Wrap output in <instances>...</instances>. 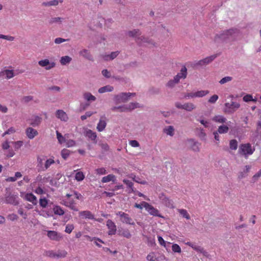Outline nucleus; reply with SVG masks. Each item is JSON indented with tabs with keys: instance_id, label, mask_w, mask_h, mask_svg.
I'll return each mask as SVG.
<instances>
[{
	"instance_id": "f257e3e1",
	"label": "nucleus",
	"mask_w": 261,
	"mask_h": 261,
	"mask_svg": "<svg viewBox=\"0 0 261 261\" xmlns=\"http://www.w3.org/2000/svg\"><path fill=\"white\" fill-rule=\"evenodd\" d=\"M238 32L237 29L231 28L221 31L219 34H217L215 37L220 39L223 41L227 42L229 40L234 39L238 34Z\"/></svg>"
},
{
	"instance_id": "f03ea898",
	"label": "nucleus",
	"mask_w": 261,
	"mask_h": 261,
	"mask_svg": "<svg viewBox=\"0 0 261 261\" xmlns=\"http://www.w3.org/2000/svg\"><path fill=\"white\" fill-rule=\"evenodd\" d=\"M255 151V148L249 143H242L239 146L238 153L245 159H247L249 155H252Z\"/></svg>"
},
{
	"instance_id": "7ed1b4c3",
	"label": "nucleus",
	"mask_w": 261,
	"mask_h": 261,
	"mask_svg": "<svg viewBox=\"0 0 261 261\" xmlns=\"http://www.w3.org/2000/svg\"><path fill=\"white\" fill-rule=\"evenodd\" d=\"M140 105L138 102H132L123 106L114 107L112 108L113 111H118L120 112L131 111L136 108H140Z\"/></svg>"
},
{
	"instance_id": "20e7f679",
	"label": "nucleus",
	"mask_w": 261,
	"mask_h": 261,
	"mask_svg": "<svg viewBox=\"0 0 261 261\" xmlns=\"http://www.w3.org/2000/svg\"><path fill=\"white\" fill-rule=\"evenodd\" d=\"M72 196V194H66L61 203L74 211H77L78 208L76 205V203L74 200L71 198Z\"/></svg>"
},
{
	"instance_id": "39448f33",
	"label": "nucleus",
	"mask_w": 261,
	"mask_h": 261,
	"mask_svg": "<svg viewBox=\"0 0 261 261\" xmlns=\"http://www.w3.org/2000/svg\"><path fill=\"white\" fill-rule=\"evenodd\" d=\"M68 253L65 250H58L57 251L48 250L45 252L46 256L56 258H61L66 257Z\"/></svg>"
},
{
	"instance_id": "423d86ee",
	"label": "nucleus",
	"mask_w": 261,
	"mask_h": 261,
	"mask_svg": "<svg viewBox=\"0 0 261 261\" xmlns=\"http://www.w3.org/2000/svg\"><path fill=\"white\" fill-rule=\"evenodd\" d=\"M240 105L237 102H231V103L226 102L225 103L224 108V112L227 114H232L234 113L239 108Z\"/></svg>"
},
{
	"instance_id": "0eeeda50",
	"label": "nucleus",
	"mask_w": 261,
	"mask_h": 261,
	"mask_svg": "<svg viewBox=\"0 0 261 261\" xmlns=\"http://www.w3.org/2000/svg\"><path fill=\"white\" fill-rule=\"evenodd\" d=\"M116 215L119 217L120 220L122 223L135 225V223L134 221L128 214L120 211L117 212Z\"/></svg>"
},
{
	"instance_id": "6e6552de",
	"label": "nucleus",
	"mask_w": 261,
	"mask_h": 261,
	"mask_svg": "<svg viewBox=\"0 0 261 261\" xmlns=\"http://www.w3.org/2000/svg\"><path fill=\"white\" fill-rule=\"evenodd\" d=\"M136 95L135 93H121L115 96V101L117 102H125L129 99L131 96Z\"/></svg>"
},
{
	"instance_id": "1a4fd4ad",
	"label": "nucleus",
	"mask_w": 261,
	"mask_h": 261,
	"mask_svg": "<svg viewBox=\"0 0 261 261\" xmlns=\"http://www.w3.org/2000/svg\"><path fill=\"white\" fill-rule=\"evenodd\" d=\"M21 197L31 203L33 205H36L38 203L37 197L32 193H21Z\"/></svg>"
},
{
	"instance_id": "9d476101",
	"label": "nucleus",
	"mask_w": 261,
	"mask_h": 261,
	"mask_svg": "<svg viewBox=\"0 0 261 261\" xmlns=\"http://www.w3.org/2000/svg\"><path fill=\"white\" fill-rule=\"evenodd\" d=\"M143 204L144 205V207L145 208L146 210L150 215L153 216H158L160 218L162 217V216L160 214L159 211L151 204L145 201H143Z\"/></svg>"
},
{
	"instance_id": "9b49d317",
	"label": "nucleus",
	"mask_w": 261,
	"mask_h": 261,
	"mask_svg": "<svg viewBox=\"0 0 261 261\" xmlns=\"http://www.w3.org/2000/svg\"><path fill=\"white\" fill-rule=\"evenodd\" d=\"M187 75V69L185 66H183L180 70V72L178 73L174 77L172 80L169 81V82H179L180 80L186 79Z\"/></svg>"
},
{
	"instance_id": "f8f14e48",
	"label": "nucleus",
	"mask_w": 261,
	"mask_h": 261,
	"mask_svg": "<svg viewBox=\"0 0 261 261\" xmlns=\"http://www.w3.org/2000/svg\"><path fill=\"white\" fill-rule=\"evenodd\" d=\"M208 93L209 91L208 90H200L195 92L188 93L185 95V97H202L208 94Z\"/></svg>"
},
{
	"instance_id": "ddd939ff",
	"label": "nucleus",
	"mask_w": 261,
	"mask_h": 261,
	"mask_svg": "<svg viewBox=\"0 0 261 261\" xmlns=\"http://www.w3.org/2000/svg\"><path fill=\"white\" fill-rule=\"evenodd\" d=\"M18 74L17 70L6 69L0 72V76L10 79Z\"/></svg>"
},
{
	"instance_id": "4468645a",
	"label": "nucleus",
	"mask_w": 261,
	"mask_h": 261,
	"mask_svg": "<svg viewBox=\"0 0 261 261\" xmlns=\"http://www.w3.org/2000/svg\"><path fill=\"white\" fill-rule=\"evenodd\" d=\"M38 64L41 67H45L46 70H50L56 66V63L55 62H53L50 63L48 59L39 61L38 62Z\"/></svg>"
},
{
	"instance_id": "2eb2a0df",
	"label": "nucleus",
	"mask_w": 261,
	"mask_h": 261,
	"mask_svg": "<svg viewBox=\"0 0 261 261\" xmlns=\"http://www.w3.org/2000/svg\"><path fill=\"white\" fill-rule=\"evenodd\" d=\"M47 237L51 240L59 241L63 239L62 235L54 230H49L47 231Z\"/></svg>"
},
{
	"instance_id": "dca6fc26",
	"label": "nucleus",
	"mask_w": 261,
	"mask_h": 261,
	"mask_svg": "<svg viewBox=\"0 0 261 261\" xmlns=\"http://www.w3.org/2000/svg\"><path fill=\"white\" fill-rule=\"evenodd\" d=\"M162 202L168 207L173 208V202L172 200L166 197L165 194H161L159 196Z\"/></svg>"
},
{
	"instance_id": "f3484780",
	"label": "nucleus",
	"mask_w": 261,
	"mask_h": 261,
	"mask_svg": "<svg viewBox=\"0 0 261 261\" xmlns=\"http://www.w3.org/2000/svg\"><path fill=\"white\" fill-rule=\"evenodd\" d=\"M107 226L109 229V231L108 232L109 235H113L116 233V225L111 220L109 219L107 220Z\"/></svg>"
},
{
	"instance_id": "a211bd4d",
	"label": "nucleus",
	"mask_w": 261,
	"mask_h": 261,
	"mask_svg": "<svg viewBox=\"0 0 261 261\" xmlns=\"http://www.w3.org/2000/svg\"><path fill=\"white\" fill-rule=\"evenodd\" d=\"M25 134L28 138L33 139L38 135V133L36 129L29 127L25 130Z\"/></svg>"
},
{
	"instance_id": "6ab92c4d",
	"label": "nucleus",
	"mask_w": 261,
	"mask_h": 261,
	"mask_svg": "<svg viewBox=\"0 0 261 261\" xmlns=\"http://www.w3.org/2000/svg\"><path fill=\"white\" fill-rule=\"evenodd\" d=\"M107 125L106 117L105 116H101L97 124L96 128L98 132H102L105 129Z\"/></svg>"
},
{
	"instance_id": "aec40b11",
	"label": "nucleus",
	"mask_w": 261,
	"mask_h": 261,
	"mask_svg": "<svg viewBox=\"0 0 261 261\" xmlns=\"http://www.w3.org/2000/svg\"><path fill=\"white\" fill-rule=\"evenodd\" d=\"M56 117L61 121L66 122L68 120L67 114L62 110H58L56 112Z\"/></svg>"
},
{
	"instance_id": "412c9836",
	"label": "nucleus",
	"mask_w": 261,
	"mask_h": 261,
	"mask_svg": "<svg viewBox=\"0 0 261 261\" xmlns=\"http://www.w3.org/2000/svg\"><path fill=\"white\" fill-rule=\"evenodd\" d=\"M17 196L15 195L10 194L6 198V202L7 203L12 204L15 205H18L19 202L17 200Z\"/></svg>"
},
{
	"instance_id": "4be33fe9",
	"label": "nucleus",
	"mask_w": 261,
	"mask_h": 261,
	"mask_svg": "<svg viewBox=\"0 0 261 261\" xmlns=\"http://www.w3.org/2000/svg\"><path fill=\"white\" fill-rule=\"evenodd\" d=\"M79 216L80 217H82L84 218L85 219H94V216L92 214V213L90 211H81L79 213Z\"/></svg>"
},
{
	"instance_id": "5701e85b",
	"label": "nucleus",
	"mask_w": 261,
	"mask_h": 261,
	"mask_svg": "<svg viewBox=\"0 0 261 261\" xmlns=\"http://www.w3.org/2000/svg\"><path fill=\"white\" fill-rule=\"evenodd\" d=\"M79 54L81 56H83L85 59L89 61H93L92 56L90 54V52L87 49H84L81 50Z\"/></svg>"
},
{
	"instance_id": "b1692460",
	"label": "nucleus",
	"mask_w": 261,
	"mask_h": 261,
	"mask_svg": "<svg viewBox=\"0 0 261 261\" xmlns=\"http://www.w3.org/2000/svg\"><path fill=\"white\" fill-rule=\"evenodd\" d=\"M127 35L130 37L136 39L139 36L141 35V32L139 29H134L127 32Z\"/></svg>"
},
{
	"instance_id": "393cba45",
	"label": "nucleus",
	"mask_w": 261,
	"mask_h": 261,
	"mask_svg": "<svg viewBox=\"0 0 261 261\" xmlns=\"http://www.w3.org/2000/svg\"><path fill=\"white\" fill-rule=\"evenodd\" d=\"M85 136L88 137L89 139H90L91 140L93 141L96 142V139L97 138V135L96 133L93 132L91 129H87L85 132Z\"/></svg>"
},
{
	"instance_id": "a878e982",
	"label": "nucleus",
	"mask_w": 261,
	"mask_h": 261,
	"mask_svg": "<svg viewBox=\"0 0 261 261\" xmlns=\"http://www.w3.org/2000/svg\"><path fill=\"white\" fill-rule=\"evenodd\" d=\"M119 51H116L112 52L110 55H107L103 56V58L105 60L108 61V60H112L114 59L115 58L117 57V56L119 55Z\"/></svg>"
},
{
	"instance_id": "bb28decb",
	"label": "nucleus",
	"mask_w": 261,
	"mask_h": 261,
	"mask_svg": "<svg viewBox=\"0 0 261 261\" xmlns=\"http://www.w3.org/2000/svg\"><path fill=\"white\" fill-rule=\"evenodd\" d=\"M118 234L127 239H129L132 237L129 231L127 229H122L121 230L119 229L118 231Z\"/></svg>"
},
{
	"instance_id": "cd10ccee",
	"label": "nucleus",
	"mask_w": 261,
	"mask_h": 261,
	"mask_svg": "<svg viewBox=\"0 0 261 261\" xmlns=\"http://www.w3.org/2000/svg\"><path fill=\"white\" fill-rule=\"evenodd\" d=\"M116 179V177L113 174H109L107 176H104L102 178L101 182L103 183L108 182L112 181H114Z\"/></svg>"
},
{
	"instance_id": "c85d7f7f",
	"label": "nucleus",
	"mask_w": 261,
	"mask_h": 261,
	"mask_svg": "<svg viewBox=\"0 0 261 261\" xmlns=\"http://www.w3.org/2000/svg\"><path fill=\"white\" fill-rule=\"evenodd\" d=\"M53 212L55 215L59 216H62L65 213L64 211L59 205H56L53 207Z\"/></svg>"
},
{
	"instance_id": "c756f323",
	"label": "nucleus",
	"mask_w": 261,
	"mask_h": 261,
	"mask_svg": "<svg viewBox=\"0 0 261 261\" xmlns=\"http://www.w3.org/2000/svg\"><path fill=\"white\" fill-rule=\"evenodd\" d=\"M123 182L129 188V190L128 191L129 193L135 192L133 187L134 184L131 181L124 179Z\"/></svg>"
},
{
	"instance_id": "7c9ffc66",
	"label": "nucleus",
	"mask_w": 261,
	"mask_h": 261,
	"mask_svg": "<svg viewBox=\"0 0 261 261\" xmlns=\"http://www.w3.org/2000/svg\"><path fill=\"white\" fill-rule=\"evenodd\" d=\"M114 88L110 85H107L99 89L98 92L100 93H103L107 92H111L113 90Z\"/></svg>"
},
{
	"instance_id": "2f4dec72",
	"label": "nucleus",
	"mask_w": 261,
	"mask_h": 261,
	"mask_svg": "<svg viewBox=\"0 0 261 261\" xmlns=\"http://www.w3.org/2000/svg\"><path fill=\"white\" fill-rule=\"evenodd\" d=\"M72 60V58L68 56H65L62 57L60 59V63L63 65H65L67 64H69L71 61Z\"/></svg>"
},
{
	"instance_id": "473e14b6",
	"label": "nucleus",
	"mask_w": 261,
	"mask_h": 261,
	"mask_svg": "<svg viewBox=\"0 0 261 261\" xmlns=\"http://www.w3.org/2000/svg\"><path fill=\"white\" fill-rule=\"evenodd\" d=\"M251 169V166L249 165H247L245 166V168L244 169L243 172H241L239 177L240 178H243L245 177L247 175V173L249 172L250 169Z\"/></svg>"
},
{
	"instance_id": "72a5a7b5",
	"label": "nucleus",
	"mask_w": 261,
	"mask_h": 261,
	"mask_svg": "<svg viewBox=\"0 0 261 261\" xmlns=\"http://www.w3.org/2000/svg\"><path fill=\"white\" fill-rule=\"evenodd\" d=\"M64 19L63 18H62V17H53V18H51L49 20H48V23L50 24H53L54 23H62V20Z\"/></svg>"
},
{
	"instance_id": "f704fd0d",
	"label": "nucleus",
	"mask_w": 261,
	"mask_h": 261,
	"mask_svg": "<svg viewBox=\"0 0 261 261\" xmlns=\"http://www.w3.org/2000/svg\"><path fill=\"white\" fill-rule=\"evenodd\" d=\"M55 163V161L53 159H47L45 162V164L44 165V167L42 169V171H45L47 170L51 165L54 164Z\"/></svg>"
},
{
	"instance_id": "c9c22d12",
	"label": "nucleus",
	"mask_w": 261,
	"mask_h": 261,
	"mask_svg": "<svg viewBox=\"0 0 261 261\" xmlns=\"http://www.w3.org/2000/svg\"><path fill=\"white\" fill-rule=\"evenodd\" d=\"M195 109V106L193 103L187 102L184 104V109L188 111H191Z\"/></svg>"
},
{
	"instance_id": "e433bc0d",
	"label": "nucleus",
	"mask_w": 261,
	"mask_h": 261,
	"mask_svg": "<svg viewBox=\"0 0 261 261\" xmlns=\"http://www.w3.org/2000/svg\"><path fill=\"white\" fill-rule=\"evenodd\" d=\"M44 159L40 156H38L37 158V167L39 168V170L42 171V169L44 167L43 161Z\"/></svg>"
},
{
	"instance_id": "4c0bfd02",
	"label": "nucleus",
	"mask_w": 261,
	"mask_h": 261,
	"mask_svg": "<svg viewBox=\"0 0 261 261\" xmlns=\"http://www.w3.org/2000/svg\"><path fill=\"white\" fill-rule=\"evenodd\" d=\"M213 120L215 122L222 123H225L226 121V119L224 116L220 115L215 116Z\"/></svg>"
},
{
	"instance_id": "58836bf2",
	"label": "nucleus",
	"mask_w": 261,
	"mask_h": 261,
	"mask_svg": "<svg viewBox=\"0 0 261 261\" xmlns=\"http://www.w3.org/2000/svg\"><path fill=\"white\" fill-rule=\"evenodd\" d=\"M48 203V200L45 197L39 199V204L42 208H46Z\"/></svg>"
},
{
	"instance_id": "ea45409f",
	"label": "nucleus",
	"mask_w": 261,
	"mask_h": 261,
	"mask_svg": "<svg viewBox=\"0 0 261 261\" xmlns=\"http://www.w3.org/2000/svg\"><path fill=\"white\" fill-rule=\"evenodd\" d=\"M177 211L184 218H186L187 220L190 219V215L188 214L186 210L178 209Z\"/></svg>"
},
{
	"instance_id": "a19ab883",
	"label": "nucleus",
	"mask_w": 261,
	"mask_h": 261,
	"mask_svg": "<svg viewBox=\"0 0 261 261\" xmlns=\"http://www.w3.org/2000/svg\"><path fill=\"white\" fill-rule=\"evenodd\" d=\"M217 57L216 55H214L209 57H207L204 59H203L204 65L208 64L211 63Z\"/></svg>"
},
{
	"instance_id": "79ce46f5",
	"label": "nucleus",
	"mask_w": 261,
	"mask_h": 261,
	"mask_svg": "<svg viewBox=\"0 0 261 261\" xmlns=\"http://www.w3.org/2000/svg\"><path fill=\"white\" fill-rule=\"evenodd\" d=\"M84 98L87 101H95L96 100V97L92 95L90 93L87 92L84 94Z\"/></svg>"
},
{
	"instance_id": "37998d69",
	"label": "nucleus",
	"mask_w": 261,
	"mask_h": 261,
	"mask_svg": "<svg viewBox=\"0 0 261 261\" xmlns=\"http://www.w3.org/2000/svg\"><path fill=\"white\" fill-rule=\"evenodd\" d=\"M229 147L231 150H236L238 148V141L236 139L229 141Z\"/></svg>"
},
{
	"instance_id": "c03bdc74",
	"label": "nucleus",
	"mask_w": 261,
	"mask_h": 261,
	"mask_svg": "<svg viewBox=\"0 0 261 261\" xmlns=\"http://www.w3.org/2000/svg\"><path fill=\"white\" fill-rule=\"evenodd\" d=\"M57 134V138L58 140L59 143L60 144H62L64 143H65L66 140L65 138L62 135L61 133H60L58 131H56Z\"/></svg>"
},
{
	"instance_id": "a18cd8bd",
	"label": "nucleus",
	"mask_w": 261,
	"mask_h": 261,
	"mask_svg": "<svg viewBox=\"0 0 261 261\" xmlns=\"http://www.w3.org/2000/svg\"><path fill=\"white\" fill-rule=\"evenodd\" d=\"M229 128L226 125H221L218 129V132L220 134H225L228 132Z\"/></svg>"
},
{
	"instance_id": "49530a36",
	"label": "nucleus",
	"mask_w": 261,
	"mask_h": 261,
	"mask_svg": "<svg viewBox=\"0 0 261 261\" xmlns=\"http://www.w3.org/2000/svg\"><path fill=\"white\" fill-rule=\"evenodd\" d=\"M84 178L85 175L84 173L81 171H79L75 174V179L78 181L83 180Z\"/></svg>"
},
{
	"instance_id": "de8ad7c7",
	"label": "nucleus",
	"mask_w": 261,
	"mask_h": 261,
	"mask_svg": "<svg viewBox=\"0 0 261 261\" xmlns=\"http://www.w3.org/2000/svg\"><path fill=\"white\" fill-rule=\"evenodd\" d=\"M41 121V118L38 116H36L35 117L34 120L31 123V125L33 126L38 125Z\"/></svg>"
},
{
	"instance_id": "09e8293b",
	"label": "nucleus",
	"mask_w": 261,
	"mask_h": 261,
	"mask_svg": "<svg viewBox=\"0 0 261 261\" xmlns=\"http://www.w3.org/2000/svg\"><path fill=\"white\" fill-rule=\"evenodd\" d=\"M243 99L245 102H249V101L256 102V100L255 99H253L252 95H250V94H247V95H245L243 97Z\"/></svg>"
},
{
	"instance_id": "8fccbe9b",
	"label": "nucleus",
	"mask_w": 261,
	"mask_h": 261,
	"mask_svg": "<svg viewBox=\"0 0 261 261\" xmlns=\"http://www.w3.org/2000/svg\"><path fill=\"white\" fill-rule=\"evenodd\" d=\"M70 154V151L67 149H63L61 151V155L62 157L66 160Z\"/></svg>"
},
{
	"instance_id": "3c124183",
	"label": "nucleus",
	"mask_w": 261,
	"mask_h": 261,
	"mask_svg": "<svg viewBox=\"0 0 261 261\" xmlns=\"http://www.w3.org/2000/svg\"><path fill=\"white\" fill-rule=\"evenodd\" d=\"M74 226L72 224H68L66 226L65 231L66 233H70L74 229Z\"/></svg>"
},
{
	"instance_id": "603ef678",
	"label": "nucleus",
	"mask_w": 261,
	"mask_h": 261,
	"mask_svg": "<svg viewBox=\"0 0 261 261\" xmlns=\"http://www.w3.org/2000/svg\"><path fill=\"white\" fill-rule=\"evenodd\" d=\"M165 132L167 135L172 136L173 135L174 128L172 126H168L165 129Z\"/></svg>"
},
{
	"instance_id": "864d4df0",
	"label": "nucleus",
	"mask_w": 261,
	"mask_h": 261,
	"mask_svg": "<svg viewBox=\"0 0 261 261\" xmlns=\"http://www.w3.org/2000/svg\"><path fill=\"white\" fill-rule=\"evenodd\" d=\"M172 250L174 252L180 253L181 250L180 246L176 244H173L172 246Z\"/></svg>"
},
{
	"instance_id": "5fc2aeb1",
	"label": "nucleus",
	"mask_w": 261,
	"mask_h": 261,
	"mask_svg": "<svg viewBox=\"0 0 261 261\" xmlns=\"http://www.w3.org/2000/svg\"><path fill=\"white\" fill-rule=\"evenodd\" d=\"M95 171L98 175H104L107 173V171L103 167L97 168L96 169Z\"/></svg>"
},
{
	"instance_id": "6e6d98bb",
	"label": "nucleus",
	"mask_w": 261,
	"mask_h": 261,
	"mask_svg": "<svg viewBox=\"0 0 261 261\" xmlns=\"http://www.w3.org/2000/svg\"><path fill=\"white\" fill-rule=\"evenodd\" d=\"M66 146L67 147H71L74 146L76 144L75 142L73 140L69 139L65 142Z\"/></svg>"
},
{
	"instance_id": "4d7b16f0",
	"label": "nucleus",
	"mask_w": 261,
	"mask_h": 261,
	"mask_svg": "<svg viewBox=\"0 0 261 261\" xmlns=\"http://www.w3.org/2000/svg\"><path fill=\"white\" fill-rule=\"evenodd\" d=\"M192 248L197 251V252H200V253H206L205 251H204L203 249L202 248H201V247L199 246H197V245H196L195 244H193V246H192Z\"/></svg>"
},
{
	"instance_id": "13d9d810",
	"label": "nucleus",
	"mask_w": 261,
	"mask_h": 261,
	"mask_svg": "<svg viewBox=\"0 0 261 261\" xmlns=\"http://www.w3.org/2000/svg\"><path fill=\"white\" fill-rule=\"evenodd\" d=\"M144 37L145 36H139L136 39H135V41L138 45L142 46L143 45V38H144Z\"/></svg>"
},
{
	"instance_id": "bf43d9fd",
	"label": "nucleus",
	"mask_w": 261,
	"mask_h": 261,
	"mask_svg": "<svg viewBox=\"0 0 261 261\" xmlns=\"http://www.w3.org/2000/svg\"><path fill=\"white\" fill-rule=\"evenodd\" d=\"M143 43H146L152 46H155V43L153 41L152 39H150L148 38L145 37H144V38H143Z\"/></svg>"
},
{
	"instance_id": "052dcab7",
	"label": "nucleus",
	"mask_w": 261,
	"mask_h": 261,
	"mask_svg": "<svg viewBox=\"0 0 261 261\" xmlns=\"http://www.w3.org/2000/svg\"><path fill=\"white\" fill-rule=\"evenodd\" d=\"M94 113L88 111L86 112L85 114L84 115L81 116V118L82 120H84L86 119L87 118L90 117L92 114H93Z\"/></svg>"
},
{
	"instance_id": "680f3d73",
	"label": "nucleus",
	"mask_w": 261,
	"mask_h": 261,
	"mask_svg": "<svg viewBox=\"0 0 261 261\" xmlns=\"http://www.w3.org/2000/svg\"><path fill=\"white\" fill-rule=\"evenodd\" d=\"M218 99V96L217 95H213L212 96L208 99V101L210 103H215Z\"/></svg>"
},
{
	"instance_id": "e2e57ef3",
	"label": "nucleus",
	"mask_w": 261,
	"mask_h": 261,
	"mask_svg": "<svg viewBox=\"0 0 261 261\" xmlns=\"http://www.w3.org/2000/svg\"><path fill=\"white\" fill-rule=\"evenodd\" d=\"M85 237L89 241L92 242L93 241V240H97L98 241H99V242H101V243H104V242L101 240H100V239L99 238H91L89 236H88V235H86L85 236Z\"/></svg>"
},
{
	"instance_id": "0e129e2a",
	"label": "nucleus",
	"mask_w": 261,
	"mask_h": 261,
	"mask_svg": "<svg viewBox=\"0 0 261 261\" xmlns=\"http://www.w3.org/2000/svg\"><path fill=\"white\" fill-rule=\"evenodd\" d=\"M23 143V142L22 141H16V142H15L14 143L15 148L16 149H19V148H20L22 146Z\"/></svg>"
},
{
	"instance_id": "69168bd1",
	"label": "nucleus",
	"mask_w": 261,
	"mask_h": 261,
	"mask_svg": "<svg viewBox=\"0 0 261 261\" xmlns=\"http://www.w3.org/2000/svg\"><path fill=\"white\" fill-rule=\"evenodd\" d=\"M15 132V129L13 127L9 128L7 131H6L3 135V136H5L7 134H13Z\"/></svg>"
},
{
	"instance_id": "338daca9",
	"label": "nucleus",
	"mask_w": 261,
	"mask_h": 261,
	"mask_svg": "<svg viewBox=\"0 0 261 261\" xmlns=\"http://www.w3.org/2000/svg\"><path fill=\"white\" fill-rule=\"evenodd\" d=\"M73 194H72V196L73 195L75 197L76 199H79V200H81L83 199L82 195L80 193H78L77 192L74 191L73 192Z\"/></svg>"
},
{
	"instance_id": "774afa93",
	"label": "nucleus",
	"mask_w": 261,
	"mask_h": 261,
	"mask_svg": "<svg viewBox=\"0 0 261 261\" xmlns=\"http://www.w3.org/2000/svg\"><path fill=\"white\" fill-rule=\"evenodd\" d=\"M129 144L133 147H137L140 146L139 142L136 140L130 141Z\"/></svg>"
}]
</instances>
